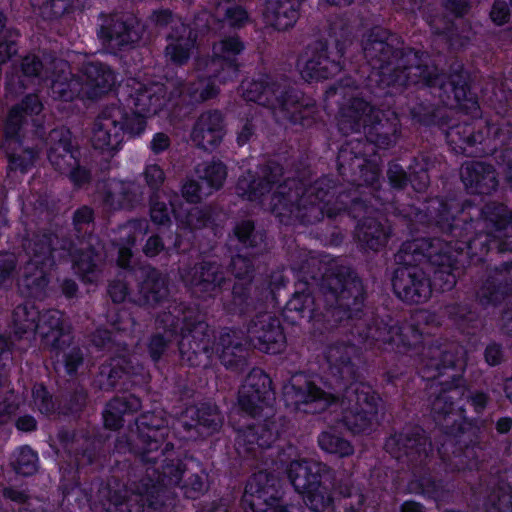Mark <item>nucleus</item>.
<instances>
[{"label":"nucleus","instance_id":"423d86ee","mask_svg":"<svg viewBox=\"0 0 512 512\" xmlns=\"http://www.w3.org/2000/svg\"><path fill=\"white\" fill-rule=\"evenodd\" d=\"M164 318L161 322L166 326H176L182 320L179 353L181 361L189 367L208 368L215 345L221 364L227 370L238 373H243L248 368L251 343L259 351L271 355L280 354L286 348V335L280 319L268 313H259L250 321L247 333L251 338L241 329L225 327L220 332L217 343L205 321H188L186 315L182 319L178 316L172 317L170 312Z\"/></svg>","mask_w":512,"mask_h":512},{"label":"nucleus","instance_id":"79ce46f5","mask_svg":"<svg viewBox=\"0 0 512 512\" xmlns=\"http://www.w3.org/2000/svg\"><path fill=\"white\" fill-rule=\"evenodd\" d=\"M127 263L128 256L124 250H121L117 263L120 271L116 275L115 279L112 280L109 286V294L112 300L116 303L124 302L127 297Z\"/></svg>","mask_w":512,"mask_h":512},{"label":"nucleus","instance_id":"0eeeda50","mask_svg":"<svg viewBox=\"0 0 512 512\" xmlns=\"http://www.w3.org/2000/svg\"><path fill=\"white\" fill-rule=\"evenodd\" d=\"M387 109H378L363 98H351L340 107L338 130L342 135L360 133L340 145L337 153L338 170L345 179L369 185L380 182L381 168L378 149L394 146L401 134V114L390 98Z\"/></svg>","mask_w":512,"mask_h":512},{"label":"nucleus","instance_id":"58836bf2","mask_svg":"<svg viewBox=\"0 0 512 512\" xmlns=\"http://www.w3.org/2000/svg\"><path fill=\"white\" fill-rule=\"evenodd\" d=\"M319 448L327 454L337 458H346L354 454V446L342 434L330 429L322 431L317 438Z\"/></svg>","mask_w":512,"mask_h":512},{"label":"nucleus","instance_id":"2eb2a0df","mask_svg":"<svg viewBox=\"0 0 512 512\" xmlns=\"http://www.w3.org/2000/svg\"><path fill=\"white\" fill-rule=\"evenodd\" d=\"M490 104L497 119L485 121V150L477 157L493 153L496 162L500 166H505L506 182L512 190V90H495L490 98Z\"/></svg>","mask_w":512,"mask_h":512},{"label":"nucleus","instance_id":"338daca9","mask_svg":"<svg viewBox=\"0 0 512 512\" xmlns=\"http://www.w3.org/2000/svg\"><path fill=\"white\" fill-rule=\"evenodd\" d=\"M495 430L498 435H507L512 430V417L503 416L495 422Z\"/></svg>","mask_w":512,"mask_h":512},{"label":"nucleus","instance_id":"49530a36","mask_svg":"<svg viewBox=\"0 0 512 512\" xmlns=\"http://www.w3.org/2000/svg\"><path fill=\"white\" fill-rule=\"evenodd\" d=\"M222 11L225 12L223 19L224 27L231 29H245L250 23V18L246 10L240 6H229L225 9L219 6L217 8V12L220 14Z\"/></svg>","mask_w":512,"mask_h":512},{"label":"nucleus","instance_id":"09e8293b","mask_svg":"<svg viewBox=\"0 0 512 512\" xmlns=\"http://www.w3.org/2000/svg\"><path fill=\"white\" fill-rule=\"evenodd\" d=\"M171 211L169 206L160 201L157 195H152L149 202L150 220L155 225L169 226L171 224Z\"/></svg>","mask_w":512,"mask_h":512},{"label":"nucleus","instance_id":"c85d7f7f","mask_svg":"<svg viewBox=\"0 0 512 512\" xmlns=\"http://www.w3.org/2000/svg\"><path fill=\"white\" fill-rule=\"evenodd\" d=\"M51 249L47 244L33 249L29 261L18 272V285L33 297H42L48 284L47 268L50 267Z\"/></svg>","mask_w":512,"mask_h":512},{"label":"nucleus","instance_id":"6e6552de","mask_svg":"<svg viewBox=\"0 0 512 512\" xmlns=\"http://www.w3.org/2000/svg\"><path fill=\"white\" fill-rule=\"evenodd\" d=\"M296 453L297 448L288 445L286 449L277 451L273 462L279 463L277 468L287 474L289 482L310 510L320 512L331 506V512H361L365 502L363 494L355 495L356 501L349 497L333 500L330 487L333 470L323 462L292 458Z\"/></svg>","mask_w":512,"mask_h":512},{"label":"nucleus","instance_id":"e433bc0d","mask_svg":"<svg viewBox=\"0 0 512 512\" xmlns=\"http://www.w3.org/2000/svg\"><path fill=\"white\" fill-rule=\"evenodd\" d=\"M230 239L236 240L244 249H261L267 239V232L258 227L251 219L237 221L230 234Z\"/></svg>","mask_w":512,"mask_h":512},{"label":"nucleus","instance_id":"f03ea898","mask_svg":"<svg viewBox=\"0 0 512 512\" xmlns=\"http://www.w3.org/2000/svg\"><path fill=\"white\" fill-rule=\"evenodd\" d=\"M433 315L421 311L412 316L411 322L403 323L395 345L386 354V359L405 362L407 355L412 357L417 375L426 381H435L440 387L429 403L430 415L446 435L445 442L439 449L442 456L449 449L455 453L458 465L476 468V474H483L489 479L491 474L504 475L490 452L482 445L480 427L477 418L467 416L465 404H469L477 415H482L491 401L490 394L484 390L470 389L465 384V351L462 346L438 335L430 326Z\"/></svg>","mask_w":512,"mask_h":512},{"label":"nucleus","instance_id":"7ed1b4c3","mask_svg":"<svg viewBox=\"0 0 512 512\" xmlns=\"http://www.w3.org/2000/svg\"><path fill=\"white\" fill-rule=\"evenodd\" d=\"M387 349L357 347L354 343L334 344L324 352V363L318 372H298L284 384L282 399L286 408L305 414H320L330 406L348 401L350 407L342 415L343 425L353 434H369L378 415L382 397L370 384L360 381L361 365L376 368V382L386 400H402L410 394L415 375L412 357L401 362L386 359Z\"/></svg>","mask_w":512,"mask_h":512},{"label":"nucleus","instance_id":"13d9d810","mask_svg":"<svg viewBox=\"0 0 512 512\" xmlns=\"http://www.w3.org/2000/svg\"><path fill=\"white\" fill-rule=\"evenodd\" d=\"M165 250L163 238L158 234H152L143 245V254L148 258H154Z\"/></svg>","mask_w":512,"mask_h":512},{"label":"nucleus","instance_id":"6ab92c4d","mask_svg":"<svg viewBox=\"0 0 512 512\" xmlns=\"http://www.w3.org/2000/svg\"><path fill=\"white\" fill-rule=\"evenodd\" d=\"M433 199L454 200L457 203V209H453V217H465L467 220L477 221V226L473 229L475 233H491L505 239H512V208L508 205L497 201H489L481 208L470 206V209H475L477 212V217H473L470 212H466V202L460 203L456 198L436 196L424 201L422 207H418L416 213L425 211V205Z\"/></svg>","mask_w":512,"mask_h":512},{"label":"nucleus","instance_id":"603ef678","mask_svg":"<svg viewBox=\"0 0 512 512\" xmlns=\"http://www.w3.org/2000/svg\"><path fill=\"white\" fill-rule=\"evenodd\" d=\"M154 21L159 29L180 31L186 29V25L178 16L172 15L169 11H160L155 14Z\"/></svg>","mask_w":512,"mask_h":512},{"label":"nucleus","instance_id":"4468645a","mask_svg":"<svg viewBox=\"0 0 512 512\" xmlns=\"http://www.w3.org/2000/svg\"><path fill=\"white\" fill-rule=\"evenodd\" d=\"M173 444L165 443L153 453V462L141 461L146 466L145 475L138 483L130 481V495L137 494L153 510H160L165 504L168 489L179 486L187 471L186 458H170L166 455Z\"/></svg>","mask_w":512,"mask_h":512},{"label":"nucleus","instance_id":"f8f14e48","mask_svg":"<svg viewBox=\"0 0 512 512\" xmlns=\"http://www.w3.org/2000/svg\"><path fill=\"white\" fill-rule=\"evenodd\" d=\"M512 296V261L495 265L481 280L474 303H452L445 311L455 328L463 335L478 336L483 328V318L478 306L482 308L498 307Z\"/></svg>","mask_w":512,"mask_h":512},{"label":"nucleus","instance_id":"3c124183","mask_svg":"<svg viewBox=\"0 0 512 512\" xmlns=\"http://www.w3.org/2000/svg\"><path fill=\"white\" fill-rule=\"evenodd\" d=\"M169 340L161 333H153L147 343V352L153 362H158L168 348Z\"/></svg>","mask_w":512,"mask_h":512},{"label":"nucleus","instance_id":"680f3d73","mask_svg":"<svg viewBox=\"0 0 512 512\" xmlns=\"http://www.w3.org/2000/svg\"><path fill=\"white\" fill-rule=\"evenodd\" d=\"M491 20L496 25H503L509 19V10L505 0H496L490 13Z\"/></svg>","mask_w":512,"mask_h":512},{"label":"nucleus","instance_id":"8fccbe9b","mask_svg":"<svg viewBox=\"0 0 512 512\" xmlns=\"http://www.w3.org/2000/svg\"><path fill=\"white\" fill-rule=\"evenodd\" d=\"M96 265L91 253L82 255L79 259L75 260V269L83 280L86 282H95L98 278Z\"/></svg>","mask_w":512,"mask_h":512},{"label":"nucleus","instance_id":"052dcab7","mask_svg":"<svg viewBox=\"0 0 512 512\" xmlns=\"http://www.w3.org/2000/svg\"><path fill=\"white\" fill-rule=\"evenodd\" d=\"M255 125L252 119H246L242 122L239 130L237 131L236 142L239 147H243L248 144L252 137L255 135Z\"/></svg>","mask_w":512,"mask_h":512},{"label":"nucleus","instance_id":"f704fd0d","mask_svg":"<svg viewBox=\"0 0 512 512\" xmlns=\"http://www.w3.org/2000/svg\"><path fill=\"white\" fill-rule=\"evenodd\" d=\"M86 79L80 82L72 79L68 83L71 94L92 98L105 91L114 81L112 72L97 65L85 68Z\"/></svg>","mask_w":512,"mask_h":512},{"label":"nucleus","instance_id":"a211bd4d","mask_svg":"<svg viewBox=\"0 0 512 512\" xmlns=\"http://www.w3.org/2000/svg\"><path fill=\"white\" fill-rule=\"evenodd\" d=\"M281 485L270 472L259 471L247 481L240 500L244 512H305L302 507L281 504Z\"/></svg>","mask_w":512,"mask_h":512},{"label":"nucleus","instance_id":"4d7b16f0","mask_svg":"<svg viewBox=\"0 0 512 512\" xmlns=\"http://www.w3.org/2000/svg\"><path fill=\"white\" fill-rule=\"evenodd\" d=\"M15 256L12 253L0 255V283L5 285L14 279Z\"/></svg>","mask_w":512,"mask_h":512},{"label":"nucleus","instance_id":"bb28decb","mask_svg":"<svg viewBox=\"0 0 512 512\" xmlns=\"http://www.w3.org/2000/svg\"><path fill=\"white\" fill-rule=\"evenodd\" d=\"M286 177L281 163L268 160L261 166L260 174L248 170L241 175L236 183V192L242 199L259 202L276 184L279 186L283 183Z\"/></svg>","mask_w":512,"mask_h":512},{"label":"nucleus","instance_id":"aec40b11","mask_svg":"<svg viewBox=\"0 0 512 512\" xmlns=\"http://www.w3.org/2000/svg\"><path fill=\"white\" fill-rule=\"evenodd\" d=\"M11 329L18 336L37 331L47 345L54 347L58 345L65 327L61 312L51 310L39 315L33 305L24 304L13 310Z\"/></svg>","mask_w":512,"mask_h":512},{"label":"nucleus","instance_id":"e2e57ef3","mask_svg":"<svg viewBox=\"0 0 512 512\" xmlns=\"http://www.w3.org/2000/svg\"><path fill=\"white\" fill-rule=\"evenodd\" d=\"M33 401L41 413H48L50 411L51 400L43 386H35L33 390Z\"/></svg>","mask_w":512,"mask_h":512},{"label":"nucleus","instance_id":"c03bdc74","mask_svg":"<svg viewBox=\"0 0 512 512\" xmlns=\"http://www.w3.org/2000/svg\"><path fill=\"white\" fill-rule=\"evenodd\" d=\"M128 410L125 400L115 399L111 401L103 414L104 425L110 430H118L124 424V417Z\"/></svg>","mask_w":512,"mask_h":512},{"label":"nucleus","instance_id":"a878e982","mask_svg":"<svg viewBox=\"0 0 512 512\" xmlns=\"http://www.w3.org/2000/svg\"><path fill=\"white\" fill-rule=\"evenodd\" d=\"M224 422L220 408L211 401L188 406L177 425L183 428L186 440H197L220 431Z\"/></svg>","mask_w":512,"mask_h":512},{"label":"nucleus","instance_id":"0e129e2a","mask_svg":"<svg viewBox=\"0 0 512 512\" xmlns=\"http://www.w3.org/2000/svg\"><path fill=\"white\" fill-rule=\"evenodd\" d=\"M171 141L167 134L163 132H157L153 135L150 142V150L158 155L166 151L170 147Z\"/></svg>","mask_w":512,"mask_h":512},{"label":"nucleus","instance_id":"39448f33","mask_svg":"<svg viewBox=\"0 0 512 512\" xmlns=\"http://www.w3.org/2000/svg\"><path fill=\"white\" fill-rule=\"evenodd\" d=\"M453 209H457L454 200L429 201L425 211L415 213L416 218L419 224L436 229L442 237H416L403 242L399 249L400 259L418 260L431 266V292H448L455 287L456 272L460 269L459 257L465 256L470 265L485 263L493 252L512 254V239L491 233H475L473 229L477 221L453 217Z\"/></svg>","mask_w":512,"mask_h":512},{"label":"nucleus","instance_id":"c756f323","mask_svg":"<svg viewBox=\"0 0 512 512\" xmlns=\"http://www.w3.org/2000/svg\"><path fill=\"white\" fill-rule=\"evenodd\" d=\"M225 35L218 44L213 45L211 64L219 68L216 78L222 82H232L239 76L240 64L237 56L244 51L245 44L238 37L239 34Z\"/></svg>","mask_w":512,"mask_h":512},{"label":"nucleus","instance_id":"4c0bfd02","mask_svg":"<svg viewBox=\"0 0 512 512\" xmlns=\"http://www.w3.org/2000/svg\"><path fill=\"white\" fill-rule=\"evenodd\" d=\"M199 34H167V40L170 41L165 48L166 58L177 66H183L188 63L193 51L196 48Z\"/></svg>","mask_w":512,"mask_h":512},{"label":"nucleus","instance_id":"ea45409f","mask_svg":"<svg viewBox=\"0 0 512 512\" xmlns=\"http://www.w3.org/2000/svg\"><path fill=\"white\" fill-rule=\"evenodd\" d=\"M122 134V126L110 119H103L95 125L92 142L98 149H116L122 141Z\"/></svg>","mask_w":512,"mask_h":512},{"label":"nucleus","instance_id":"de8ad7c7","mask_svg":"<svg viewBox=\"0 0 512 512\" xmlns=\"http://www.w3.org/2000/svg\"><path fill=\"white\" fill-rule=\"evenodd\" d=\"M37 461V455L30 448L22 447L15 453L13 464L18 473L30 475L36 471Z\"/></svg>","mask_w":512,"mask_h":512},{"label":"nucleus","instance_id":"72a5a7b5","mask_svg":"<svg viewBox=\"0 0 512 512\" xmlns=\"http://www.w3.org/2000/svg\"><path fill=\"white\" fill-rule=\"evenodd\" d=\"M301 4L302 0H267L264 22L279 32L292 29L299 18Z\"/></svg>","mask_w":512,"mask_h":512},{"label":"nucleus","instance_id":"b1692460","mask_svg":"<svg viewBox=\"0 0 512 512\" xmlns=\"http://www.w3.org/2000/svg\"><path fill=\"white\" fill-rule=\"evenodd\" d=\"M134 425L140 447L137 451L130 438V454H138L140 461L153 462L152 454L167 443V419L160 412L147 411L136 417Z\"/></svg>","mask_w":512,"mask_h":512},{"label":"nucleus","instance_id":"4be33fe9","mask_svg":"<svg viewBox=\"0 0 512 512\" xmlns=\"http://www.w3.org/2000/svg\"><path fill=\"white\" fill-rule=\"evenodd\" d=\"M130 81L136 82L139 87L130 84V100L139 113L130 109V138L140 136L146 129L147 117L158 114L166 105L167 89L163 83L151 82L140 84L130 76Z\"/></svg>","mask_w":512,"mask_h":512},{"label":"nucleus","instance_id":"774afa93","mask_svg":"<svg viewBox=\"0 0 512 512\" xmlns=\"http://www.w3.org/2000/svg\"><path fill=\"white\" fill-rule=\"evenodd\" d=\"M399 512H425V506L415 500H405L401 503Z\"/></svg>","mask_w":512,"mask_h":512},{"label":"nucleus","instance_id":"9d476101","mask_svg":"<svg viewBox=\"0 0 512 512\" xmlns=\"http://www.w3.org/2000/svg\"><path fill=\"white\" fill-rule=\"evenodd\" d=\"M228 270L235 277V281L232 285L231 299L224 307L227 313L232 315H248L255 309V302L260 306L278 305V292L288 283V279L281 272L273 271L255 281L252 297L254 258L251 255L237 253L231 257Z\"/></svg>","mask_w":512,"mask_h":512},{"label":"nucleus","instance_id":"2f4dec72","mask_svg":"<svg viewBox=\"0 0 512 512\" xmlns=\"http://www.w3.org/2000/svg\"><path fill=\"white\" fill-rule=\"evenodd\" d=\"M461 181L471 194L490 195L498 188L499 181L493 165L480 161L467 163L461 169Z\"/></svg>","mask_w":512,"mask_h":512},{"label":"nucleus","instance_id":"dca6fc26","mask_svg":"<svg viewBox=\"0 0 512 512\" xmlns=\"http://www.w3.org/2000/svg\"><path fill=\"white\" fill-rule=\"evenodd\" d=\"M336 163L338 164L337 161ZM337 171L339 170L337 169ZM338 174L342 180L350 186L349 188H344L342 185H339L332 176L328 175H323L322 177L314 180L312 171L308 166L301 170L297 169L292 176H287L283 182L295 189L304 186L306 189L305 195L325 207H328V205H335L337 198L341 193H355L360 196L362 200H365V209H363L365 213L367 209V202L369 201V195L367 192L376 184L369 185L360 181L354 183L345 179L340 172H338ZM361 213H363V211L359 212V214Z\"/></svg>","mask_w":512,"mask_h":512},{"label":"nucleus","instance_id":"20e7f679","mask_svg":"<svg viewBox=\"0 0 512 512\" xmlns=\"http://www.w3.org/2000/svg\"><path fill=\"white\" fill-rule=\"evenodd\" d=\"M296 290L286 302L282 317L296 325L302 319L312 322V333L325 345L354 343L366 348L391 350L403 323L394 316L364 311L366 289L362 278L350 265L332 263L322 271L320 263L306 260L297 271Z\"/></svg>","mask_w":512,"mask_h":512},{"label":"nucleus","instance_id":"5fc2aeb1","mask_svg":"<svg viewBox=\"0 0 512 512\" xmlns=\"http://www.w3.org/2000/svg\"><path fill=\"white\" fill-rule=\"evenodd\" d=\"M484 361L490 367H496L505 360V350L501 343L492 341L484 349Z\"/></svg>","mask_w":512,"mask_h":512},{"label":"nucleus","instance_id":"cd10ccee","mask_svg":"<svg viewBox=\"0 0 512 512\" xmlns=\"http://www.w3.org/2000/svg\"><path fill=\"white\" fill-rule=\"evenodd\" d=\"M274 400L272 379L263 369L253 368L239 390L238 403L241 410L254 415L264 406H271Z\"/></svg>","mask_w":512,"mask_h":512},{"label":"nucleus","instance_id":"f3484780","mask_svg":"<svg viewBox=\"0 0 512 512\" xmlns=\"http://www.w3.org/2000/svg\"><path fill=\"white\" fill-rule=\"evenodd\" d=\"M445 165V157L437 147L423 149L411 159L407 169L397 160L389 161L386 177L395 191H402L410 185L415 192L423 193L430 185V172H439Z\"/></svg>","mask_w":512,"mask_h":512},{"label":"nucleus","instance_id":"6e6d98bb","mask_svg":"<svg viewBox=\"0 0 512 512\" xmlns=\"http://www.w3.org/2000/svg\"><path fill=\"white\" fill-rule=\"evenodd\" d=\"M144 177L147 185L157 191L165 180L163 169L158 164H150L145 167Z\"/></svg>","mask_w":512,"mask_h":512},{"label":"nucleus","instance_id":"864d4df0","mask_svg":"<svg viewBox=\"0 0 512 512\" xmlns=\"http://www.w3.org/2000/svg\"><path fill=\"white\" fill-rule=\"evenodd\" d=\"M185 491L188 498L196 499L205 491L204 477L198 473H192L185 480L181 486Z\"/></svg>","mask_w":512,"mask_h":512},{"label":"nucleus","instance_id":"ddd939ff","mask_svg":"<svg viewBox=\"0 0 512 512\" xmlns=\"http://www.w3.org/2000/svg\"><path fill=\"white\" fill-rule=\"evenodd\" d=\"M272 94L278 104L282 117L292 126L301 129L323 130L326 122L315 100L292 85H281L276 81H253L245 91L248 101L261 104Z\"/></svg>","mask_w":512,"mask_h":512},{"label":"nucleus","instance_id":"5701e85b","mask_svg":"<svg viewBox=\"0 0 512 512\" xmlns=\"http://www.w3.org/2000/svg\"><path fill=\"white\" fill-rule=\"evenodd\" d=\"M182 279L192 294L201 299L214 298L226 284L225 267L214 258H203L183 270Z\"/></svg>","mask_w":512,"mask_h":512},{"label":"nucleus","instance_id":"37998d69","mask_svg":"<svg viewBox=\"0 0 512 512\" xmlns=\"http://www.w3.org/2000/svg\"><path fill=\"white\" fill-rule=\"evenodd\" d=\"M227 177V167L220 160H213L205 164L200 178L214 190L222 188Z\"/></svg>","mask_w":512,"mask_h":512},{"label":"nucleus","instance_id":"412c9836","mask_svg":"<svg viewBox=\"0 0 512 512\" xmlns=\"http://www.w3.org/2000/svg\"><path fill=\"white\" fill-rule=\"evenodd\" d=\"M399 266L391 279L395 296L406 304H422L431 297L430 276L420 267L418 260L404 261L396 254Z\"/></svg>","mask_w":512,"mask_h":512},{"label":"nucleus","instance_id":"473e14b6","mask_svg":"<svg viewBox=\"0 0 512 512\" xmlns=\"http://www.w3.org/2000/svg\"><path fill=\"white\" fill-rule=\"evenodd\" d=\"M168 279L157 268H141V281L138 286V301L141 306H162L169 297Z\"/></svg>","mask_w":512,"mask_h":512},{"label":"nucleus","instance_id":"a18cd8bd","mask_svg":"<svg viewBox=\"0 0 512 512\" xmlns=\"http://www.w3.org/2000/svg\"><path fill=\"white\" fill-rule=\"evenodd\" d=\"M488 506L494 512H512V486L502 484L488 498Z\"/></svg>","mask_w":512,"mask_h":512},{"label":"nucleus","instance_id":"69168bd1","mask_svg":"<svg viewBox=\"0 0 512 512\" xmlns=\"http://www.w3.org/2000/svg\"><path fill=\"white\" fill-rule=\"evenodd\" d=\"M42 109V105L41 103L39 102L38 100V97L33 95V96H28L24 103H23V107L21 108V111H23V113L25 115H28V114H38Z\"/></svg>","mask_w":512,"mask_h":512},{"label":"nucleus","instance_id":"7c9ffc66","mask_svg":"<svg viewBox=\"0 0 512 512\" xmlns=\"http://www.w3.org/2000/svg\"><path fill=\"white\" fill-rule=\"evenodd\" d=\"M225 134V118L218 109L202 112L195 121L191 140L205 151H213L223 140Z\"/></svg>","mask_w":512,"mask_h":512},{"label":"nucleus","instance_id":"f257e3e1","mask_svg":"<svg viewBox=\"0 0 512 512\" xmlns=\"http://www.w3.org/2000/svg\"><path fill=\"white\" fill-rule=\"evenodd\" d=\"M336 36L309 44L297 59L307 82L332 78L343 70L367 74L378 97L390 98L402 116L415 125L445 132L450 150L461 156H478L485 142L482 110L472 91L470 73L463 65L446 75L427 64L426 53L388 42L396 34H328Z\"/></svg>","mask_w":512,"mask_h":512},{"label":"nucleus","instance_id":"c9c22d12","mask_svg":"<svg viewBox=\"0 0 512 512\" xmlns=\"http://www.w3.org/2000/svg\"><path fill=\"white\" fill-rule=\"evenodd\" d=\"M179 226L190 232L201 229H215L218 224V213L211 205L195 206L186 210L183 214L174 212Z\"/></svg>","mask_w":512,"mask_h":512},{"label":"nucleus","instance_id":"9b49d317","mask_svg":"<svg viewBox=\"0 0 512 512\" xmlns=\"http://www.w3.org/2000/svg\"><path fill=\"white\" fill-rule=\"evenodd\" d=\"M367 194L369 201L365 213L357 216H348L358 220L355 226L354 237L359 249L363 252H378L383 249L392 234V226L387 219L388 214L407 218L410 221H419L414 205L401 207L392 191L383 190L378 182Z\"/></svg>","mask_w":512,"mask_h":512},{"label":"nucleus","instance_id":"393cba45","mask_svg":"<svg viewBox=\"0 0 512 512\" xmlns=\"http://www.w3.org/2000/svg\"><path fill=\"white\" fill-rule=\"evenodd\" d=\"M278 437L275 423L265 420L239 428L236 431L234 448L244 459L262 461L266 457V451L273 448Z\"/></svg>","mask_w":512,"mask_h":512},{"label":"nucleus","instance_id":"bf43d9fd","mask_svg":"<svg viewBox=\"0 0 512 512\" xmlns=\"http://www.w3.org/2000/svg\"><path fill=\"white\" fill-rule=\"evenodd\" d=\"M181 194L186 202L196 204L202 198L201 185L195 180H188L182 185Z\"/></svg>","mask_w":512,"mask_h":512},{"label":"nucleus","instance_id":"1a4fd4ad","mask_svg":"<svg viewBox=\"0 0 512 512\" xmlns=\"http://www.w3.org/2000/svg\"><path fill=\"white\" fill-rule=\"evenodd\" d=\"M305 188H291L285 182L277 186L271 199L272 212L283 225L309 226L321 222L325 217L357 216L365 209V200L355 193H341L335 205L321 206L305 195Z\"/></svg>","mask_w":512,"mask_h":512},{"label":"nucleus","instance_id":"a19ab883","mask_svg":"<svg viewBox=\"0 0 512 512\" xmlns=\"http://www.w3.org/2000/svg\"><path fill=\"white\" fill-rule=\"evenodd\" d=\"M219 68L215 69L211 75L207 78L199 77L198 81L192 84L191 87V96L197 101H207L211 100L218 96L220 93V88L217 85L226 84L227 82H222L220 79L216 78L215 75L218 73Z\"/></svg>","mask_w":512,"mask_h":512}]
</instances>
